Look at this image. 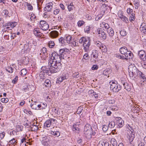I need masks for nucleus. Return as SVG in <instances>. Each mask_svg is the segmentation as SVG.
Returning <instances> with one entry per match:
<instances>
[{
	"label": "nucleus",
	"mask_w": 146,
	"mask_h": 146,
	"mask_svg": "<svg viewBox=\"0 0 146 146\" xmlns=\"http://www.w3.org/2000/svg\"><path fill=\"white\" fill-rule=\"evenodd\" d=\"M62 58H61L60 55L54 52L50 55V58L49 59L48 65H51L52 67V70H55L56 72H58L61 67V60Z\"/></svg>",
	"instance_id": "nucleus-1"
},
{
	"label": "nucleus",
	"mask_w": 146,
	"mask_h": 146,
	"mask_svg": "<svg viewBox=\"0 0 146 146\" xmlns=\"http://www.w3.org/2000/svg\"><path fill=\"white\" fill-rule=\"evenodd\" d=\"M126 127L129 130V131H128L129 133L127 134L130 143L132 144V142L135 137V131L133 126V125L131 124V125L129 124H127L126 125Z\"/></svg>",
	"instance_id": "nucleus-2"
},
{
	"label": "nucleus",
	"mask_w": 146,
	"mask_h": 146,
	"mask_svg": "<svg viewBox=\"0 0 146 146\" xmlns=\"http://www.w3.org/2000/svg\"><path fill=\"white\" fill-rule=\"evenodd\" d=\"M129 75L130 77H135L137 76V72L138 70L136 67L132 65H130L128 67Z\"/></svg>",
	"instance_id": "nucleus-3"
},
{
	"label": "nucleus",
	"mask_w": 146,
	"mask_h": 146,
	"mask_svg": "<svg viewBox=\"0 0 146 146\" xmlns=\"http://www.w3.org/2000/svg\"><path fill=\"white\" fill-rule=\"evenodd\" d=\"M110 89L114 92H117L121 89V86L117 84L116 81H111L110 82Z\"/></svg>",
	"instance_id": "nucleus-4"
},
{
	"label": "nucleus",
	"mask_w": 146,
	"mask_h": 146,
	"mask_svg": "<svg viewBox=\"0 0 146 146\" xmlns=\"http://www.w3.org/2000/svg\"><path fill=\"white\" fill-rule=\"evenodd\" d=\"M40 24L41 26L40 27L43 30L46 31L49 28V26L48 25L45 21H40Z\"/></svg>",
	"instance_id": "nucleus-5"
},
{
	"label": "nucleus",
	"mask_w": 146,
	"mask_h": 146,
	"mask_svg": "<svg viewBox=\"0 0 146 146\" xmlns=\"http://www.w3.org/2000/svg\"><path fill=\"white\" fill-rule=\"evenodd\" d=\"M50 66L49 67V68H46V66H43L41 68V70L42 71L45 73H48V71H50L51 73H56L57 72H56V70H52V67H51V65H50ZM56 69H55L54 70Z\"/></svg>",
	"instance_id": "nucleus-6"
},
{
	"label": "nucleus",
	"mask_w": 146,
	"mask_h": 146,
	"mask_svg": "<svg viewBox=\"0 0 146 146\" xmlns=\"http://www.w3.org/2000/svg\"><path fill=\"white\" fill-rule=\"evenodd\" d=\"M97 32L99 35V36L104 39H106V38L107 35L103 29L101 28H99L97 29Z\"/></svg>",
	"instance_id": "nucleus-7"
},
{
	"label": "nucleus",
	"mask_w": 146,
	"mask_h": 146,
	"mask_svg": "<svg viewBox=\"0 0 146 146\" xmlns=\"http://www.w3.org/2000/svg\"><path fill=\"white\" fill-rule=\"evenodd\" d=\"M138 55L141 60L146 62V54L144 51H140L139 52Z\"/></svg>",
	"instance_id": "nucleus-8"
},
{
	"label": "nucleus",
	"mask_w": 146,
	"mask_h": 146,
	"mask_svg": "<svg viewBox=\"0 0 146 146\" xmlns=\"http://www.w3.org/2000/svg\"><path fill=\"white\" fill-rule=\"evenodd\" d=\"M90 42L89 39V38H87V40L85 42L84 44H83V46L84 47V49L85 50V51L86 52H87L89 50V48L90 46Z\"/></svg>",
	"instance_id": "nucleus-9"
},
{
	"label": "nucleus",
	"mask_w": 146,
	"mask_h": 146,
	"mask_svg": "<svg viewBox=\"0 0 146 146\" xmlns=\"http://www.w3.org/2000/svg\"><path fill=\"white\" fill-rule=\"evenodd\" d=\"M53 3L50 2L46 5V6L44 8V11L47 12H50L53 7Z\"/></svg>",
	"instance_id": "nucleus-10"
},
{
	"label": "nucleus",
	"mask_w": 146,
	"mask_h": 146,
	"mask_svg": "<svg viewBox=\"0 0 146 146\" xmlns=\"http://www.w3.org/2000/svg\"><path fill=\"white\" fill-rule=\"evenodd\" d=\"M121 83L123 85L124 88L127 91L130 90V88L128 86L127 83H126V80L124 78V77H122L121 78Z\"/></svg>",
	"instance_id": "nucleus-11"
},
{
	"label": "nucleus",
	"mask_w": 146,
	"mask_h": 146,
	"mask_svg": "<svg viewBox=\"0 0 146 146\" xmlns=\"http://www.w3.org/2000/svg\"><path fill=\"white\" fill-rule=\"evenodd\" d=\"M116 124L119 127H122L123 125L124 122L121 118L120 117H116Z\"/></svg>",
	"instance_id": "nucleus-12"
},
{
	"label": "nucleus",
	"mask_w": 146,
	"mask_h": 146,
	"mask_svg": "<svg viewBox=\"0 0 146 146\" xmlns=\"http://www.w3.org/2000/svg\"><path fill=\"white\" fill-rule=\"evenodd\" d=\"M59 43L62 46H64L67 44V42L65 39V37H61L59 39Z\"/></svg>",
	"instance_id": "nucleus-13"
},
{
	"label": "nucleus",
	"mask_w": 146,
	"mask_h": 146,
	"mask_svg": "<svg viewBox=\"0 0 146 146\" xmlns=\"http://www.w3.org/2000/svg\"><path fill=\"white\" fill-rule=\"evenodd\" d=\"M98 53H97L96 52H93L91 57V60H92V62L93 61L96 62L97 60L98 57Z\"/></svg>",
	"instance_id": "nucleus-14"
},
{
	"label": "nucleus",
	"mask_w": 146,
	"mask_h": 146,
	"mask_svg": "<svg viewBox=\"0 0 146 146\" xmlns=\"http://www.w3.org/2000/svg\"><path fill=\"white\" fill-rule=\"evenodd\" d=\"M40 29L38 27L35 28L34 29V34L36 36L38 37L41 34L40 31Z\"/></svg>",
	"instance_id": "nucleus-15"
},
{
	"label": "nucleus",
	"mask_w": 146,
	"mask_h": 146,
	"mask_svg": "<svg viewBox=\"0 0 146 146\" xmlns=\"http://www.w3.org/2000/svg\"><path fill=\"white\" fill-rule=\"evenodd\" d=\"M125 59H131L133 57V54L131 52L127 51L125 55Z\"/></svg>",
	"instance_id": "nucleus-16"
},
{
	"label": "nucleus",
	"mask_w": 146,
	"mask_h": 146,
	"mask_svg": "<svg viewBox=\"0 0 146 146\" xmlns=\"http://www.w3.org/2000/svg\"><path fill=\"white\" fill-rule=\"evenodd\" d=\"M58 35V33L56 31H52L50 33V36L53 38H55L57 37Z\"/></svg>",
	"instance_id": "nucleus-17"
},
{
	"label": "nucleus",
	"mask_w": 146,
	"mask_h": 146,
	"mask_svg": "<svg viewBox=\"0 0 146 146\" xmlns=\"http://www.w3.org/2000/svg\"><path fill=\"white\" fill-rule=\"evenodd\" d=\"M120 52L122 54H124L125 55L127 52V49L126 47H121L119 49Z\"/></svg>",
	"instance_id": "nucleus-18"
},
{
	"label": "nucleus",
	"mask_w": 146,
	"mask_h": 146,
	"mask_svg": "<svg viewBox=\"0 0 146 146\" xmlns=\"http://www.w3.org/2000/svg\"><path fill=\"white\" fill-rule=\"evenodd\" d=\"M106 31L110 36H112L114 35V32L111 27L108 28V29L106 30Z\"/></svg>",
	"instance_id": "nucleus-19"
},
{
	"label": "nucleus",
	"mask_w": 146,
	"mask_h": 146,
	"mask_svg": "<svg viewBox=\"0 0 146 146\" xmlns=\"http://www.w3.org/2000/svg\"><path fill=\"white\" fill-rule=\"evenodd\" d=\"M46 87H49L51 86V83L49 79L46 80L43 84Z\"/></svg>",
	"instance_id": "nucleus-20"
},
{
	"label": "nucleus",
	"mask_w": 146,
	"mask_h": 146,
	"mask_svg": "<svg viewBox=\"0 0 146 146\" xmlns=\"http://www.w3.org/2000/svg\"><path fill=\"white\" fill-rule=\"evenodd\" d=\"M92 130H88L86 131H84V133L85 135V136L87 138H89L91 137V133H92Z\"/></svg>",
	"instance_id": "nucleus-21"
},
{
	"label": "nucleus",
	"mask_w": 146,
	"mask_h": 146,
	"mask_svg": "<svg viewBox=\"0 0 146 146\" xmlns=\"http://www.w3.org/2000/svg\"><path fill=\"white\" fill-rule=\"evenodd\" d=\"M38 103L36 102H35L33 104H31V106L32 109L34 110H38V108L37 107Z\"/></svg>",
	"instance_id": "nucleus-22"
},
{
	"label": "nucleus",
	"mask_w": 146,
	"mask_h": 146,
	"mask_svg": "<svg viewBox=\"0 0 146 146\" xmlns=\"http://www.w3.org/2000/svg\"><path fill=\"white\" fill-rule=\"evenodd\" d=\"M100 48L101 49L102 51L104 52H106L107 51V47L104 44H102Z\"/></svg>",
	"instance_id": "nucleus-23"
},
{
	"label": "nucleus",
	"mask_w": 146,
	"mask_h": 146,
	"mask_svg": "<svg viewBox=\"0 0 146 146\" xmlns=\"http://www.w3.org/2000/svg\"><path fill=\"white\" fill-rule=\"evenodd\" d=\"M59 53L60 56H61V58H62L63 59H64V56L65 54L64 52V49H60L59 51Z\"/></svg>",
	"instance_id": "nucleus-24"
},
{
	"label": "nucleus",
	"mask_w": 146,
	"mask_h": 146,
	"mask_svg": "<svg viewBox=\"0 0 146 146\" xmlns=\"http://www.w3.org/2000/svg\"><path fill=\"white\" fill-rule=\"evenodd\" d=\"M91 129H92V128L90 125L88 124H87L84 127V131H86L89 130H90Z\"/></svg>",
	"instance_id": "nucleus-25"
},
{
	"label": "nucleus",
	"mask_w": 146,
	"mask_h": 146,
	"mask_svg": "<svg viewBox=\"0 0 146 146\" xmlns=\"http://www.w3.org/2000/svg\"><path fill=\"white\" fill-rule=\"evenodd\" d=\"M48 141L47 139L45 138L44 139H43L42 141V145L44 146H47L48 144Z\"/></svg>",
	"instance_id": "nucleus-26"
},
{
	"label": "nucleus",
	"mask_w": 146,
	"mask_h": 146,
	"mask_svg": "<svg viewBox=\"0 0 146 146\" xmlns=\"http://www.w3.org/2000/svg\"><path fill=\"white\" fill-rule=\"evenodd\" d=\"M55 44L53 41H50L48 42V46L50 48H52L54 46Z\"/></svg>",
	"instance_id": "nucleus-27"
},
{
	"label": "nucleus",
	"mask_w": 146,
	"mask_h": 146,
	"mask_svg": "<svg viewBox=\"0 0 146 146\" xmlns=\"http://www.w3.org/2000/svg\"><path fill=\"white\" fill-rule=\"evenodd\" d=\"M51 123V126L52 127H53L54 126V125L56 124L57 122V121L53 119H50Z\"/></svg>",
	"instance_id": "nucleus-28"
},
{
	"label": "nucleus",
	"mask_w": 146,
	"mask_h": 146,
	"mask_svg": "<svg viewBox=\"0 0 146 146\" xmlns=\"http://www.w3.org/2000/svg\"><path fill=\"white\" fill-rule=\"evenodd\" d=\"M6 70L9 73H12L13 71V69L11 66L7 67L6 68Z\"/></svg>",
	"instance_id": "nucleus-29"
},
{
	"label": "nucleus",
	"mask_w": 146,
	"mask_h": 146,
	"mask_svg": "<svg viewBox=\"0 0 146 146\" xmlns=\"http://www.w3.org/2000/svg\"><path fill=\"white\" fill-rule=\"evenodd\" d=\"M47 52L48 51H47L46 48L45 47L43 48L42 50L41 53L44 54L45 56H46L48 54Z\"/></svg>",
	"instance_id": "nucleus-30"
},
{
	"label": "nucleus",
	"mask_w": 146,
	"mask_h": 146,
	"mask_svg": "<svg viewBox=\"0 0 146 146\" xmlns=\"http://www.w3.org/2000/svg\"><path fill=\"white\" fill-rule=\"evenodd\" d=\"M51 134L57 137L59 136L60 135V132L58 131H51Z\"/></svg>",
	"instance_id": "nucleus-31"
},
{
	"label": "nucleus",
	"mask_w": 146,
	"mask_h": 146,
	"mask_svg": "<svg viewBox=\"0 0 146 146\" xmlns=\"http://www.w3.org/2000/svg\"><path fill=\"white\" fill-rule=\"evenodd\" d=\"M7 24H8V26L11 27H14L16 26L17 24L16 22H10L7 23Z\"/></svg>",
	"instance_id": "nucleus-32"
},
{
	"label": "nucleus",
	"mask_w": 146,
	"mask_h": 146,
	"mask_svg": "<svg viewBox=\"0 0 146 146\" xmlns=\"http://www.w3.org/2000/svg\"><path fill=\"white\" fill-rule=\"evenodd\" d=\"M134 4L135 5V8L137 9L139 5L138 0H136L134 2Z\"/></svg>",
	"instance_id": "nucleus-33"
},
{
	"label": "nucleus",
	"mask_w": 146,
	"mask_h": 146,
	"mask_svg": "<svg viewBox=\"0 0 146 146\" xmlns=\"http://www.w3.org/2000/svg\"><path fill=\"white\" fill-rule=\"evenodd\" d=\"M50 119L48 120L45 121L44 123V126L47 127H49L51 125Z\"/></svg>",
	"instance_id": "nucleus-34"
},
{
	"label": "nucleus",
	"mask_w": 146,
	"mask_h": 146,
	"mask_svg": "<svg viewBox=\"0 0 146 146\" xmlns=\"http://www.w3.org/2000/svg\"><path fill=\"white\" fill-rule=\"evenodd\" d=\"M129 19L131 22L134 21L135 20V14L133 13H132L130 16Z\"/></svg>",
	"instance_id": "nucleus-35"
},
{
	"label": "nucleus",
	"mask_w": 146,
	"mask_h": 146,
	"mask_svg": "<svg viewBox=\"0 0 146 146\" xmlns=\"http://www.w3.org/2000/svg\"><path fill=\"white\" fill-rule=\"evenodd\" d=\"M115 125V122L114 121H111L109 123L108 126L109 128H113L114 127Z\"/></svg>",
	"instance_id": "nucleus-36"
},
{
	"label": "nucleus",
	"mask_w": 146,
	"mask_h": 146,
	"mask_svg": "<svg viewBox=\"0 0 146 146\" xmlns=\"http://www.w3.org/2000/svg\"><path fill=\"white\" fill-rule=\"evenodd\" d=\"M35 42L33 40L31 39L30 41L28 42L29 46H35L36 45V44H35Z\"/></svg>",
	"instance_id": "nucleus-37"
},
{
	"label": "nucleus",
	"mask_w": 146,
	"mask_h": 146,
	"mask_svg": "<svg viewBox=\"0 0 146 146\" xmlns=\"http://www.w3.org/2000/svg\"><path fill=\"white\" fill-rule=\"evenodd\" d=\"M121 19L122 21L126 23H127L129 22V21L128 18L124 15L122 17H121Z\"/></svg>",
	"instance_id": "nucleus-38"
},
{
	"label": "nucleus",
	"mask_w": 146,
	"mask_h": 146,
	"mask_svg": "<svg viewBox=\"0 0 146 146\" xmlns=\"http://www.w3.org/2000/svg\"><path fill=\"white\" fill-rule=\"evenodd\" d=\"M31 127L32 131H37L38 128V127L36 125H32Z\"/></svg>",
	"instance_id": "nucleus-39"
},
{
	"label": "nucleus",
	"mask_w": 146,
	"mask_h": 146,
	"mask_svg": "<svg viewBox=\"0 0 146 146\" xmlns=\"http://www.w3.org/2000/svg\"><path fill=\"white\" fill-rule=\"evenodd\" d=\"M79 73L78 72H74L73 73L72 76L74 78H78L79 77Z\"/></svg>",
	"instance_id": "nucleus-40"
},
{
	"label": "nucleus",
	"mask_w": 146,
	"mask_h": 146,
	"mask_svg": "<svg viewBox=\"0 0 146 146\" xmlns=\"http://www.w3.org/2000/svg\"><path fill=\"white\" fill-rule=\"evenodd\" d=\"M27 73V71L26 69H22L21 71V74L22 76H23L24 75H25Z\"/></svg>",
	"instance_id": "nucleus-41"
},
{
	"label": "nucleus",
	"mask_w": 146,
	"mask_h": 146,
	"mask_svg": "<svg viewBox=\"0 0 146 146\" xmlns=\"http://www.w3.org/2000/svg\"><path fill=\"white\" fill-rule=\"evenodd\" d=\"M65 38L67 42V44L70 43L71 39V37L70 36H68L66 37H65Z\"/></svg>",
	"instance_id": "nucleus-42"
},
{
	"label": "nucleus",
	"mask_w": 146,
	"mask_h": 146,
	"mask_svg": "<svg viewBox=\"0 0 146 146\" xmlns=\"http://www.w3.org/2000/svg\"><path fill=\"white\" fill-rule=\"evenodd\" d=\"M72 129L74 131H79V128L77 127V125L75 124L73 125L72 127Z\"/></svg>",
	"instance_id": "nucleus-43"
},
{
	"label": "nucleus",
	"mask_w": 146,
	"mask_h": 146,
	"mask_svg": "<svg viewBox=\"0 0 146 146\" xmlns=\"http://www.w3.org/2000/svg\"><path fill=\"white\" fill-rule=\"evenodd\" d=\"M139 76L140 77H141L142 78H145V77L144 76V74L142 73V72L139 71V70L137 72V76Z\"/></svg>",
	"instance_id": "nucleus-44"
},
{
	"label": "nucleus",
	"mask_w": 146,
	"mask_h": 146,
	"mask_svg": "<svg viewBox=\"0 0 146 146\" xmlns=\"http://www.w3.org/2000/svg\"><path fill=\"white\" fill-rule=\"evenodd\" d=\"M26 5L27 6L28 9L29 10H32L33 9V6L30 3L26 2Z\"/></svg>",
	"instance_id": "nucleus-45"
},
{
	"label": "nucleus",
	"mask_w": 146,
	"mask_h": 146,
	"mask_svg": "<svg viewBox=\"0 0 146 146\" xmlns=\"http://www.w3.org/2000/svg\"><path fill=\"white\" fill-rule=\"evenodd\" d=\"M83 110V108L81 107H79L77 111V113L78 114H80Z\"/></svg>",
	"instance_id": "nucleus-46"
},
{
	"label": "nucleus",
	"mask_w": 146,
	"mask_h": 146,
	"mask_svg": "<svg viewBox=\"0 0 146 146\" xmlns=\"http://www.w3.org/2000/svg\"><path fill=\"white\" fill-rule=\"evenodd\" d=\"M127 13L128 15H131L132 13H133V10L130 8H128L127 10Z\"/></svg>",
	"instance_id": "nucleus-47"
},
{
	"label": "nucleus",
	"mask_w": 146,
	"mask_h": 146,
	"mask_svg": "<svg viewBox=\"0 0 146 146\" xmlns=\"http://www.w3.org/2000/svg\"><path fill=\"white\" fill-rule=\"evenodd\" d=\"M109 127L108 126L106 125H103L102 127V130L104 131H106L108 129Z\"/></svg>",
	"instance_id": "nucleus-48"
},
{
	"label": "nucleus",
	"mask_w": 146,
	"mask_h": 146,
	"mask_svg": "<svg viewBox=\"0 0 146 146\" xmlns=\"http://www.w3.org/2000/svg\"><path fill=\"white\" fill-rule=\"evenodd\" d=\"M68 11H70L73 10V9L74 8V6L73 5H72L71 4H70L68 6Z\"/></svg>",
	"instance_id": "nucleus-49"
},
{
	"label": "nucleus",
	"mask_w": 146,
	"mask_h": 146,
	"mask_svg": "<svg viewBox=\"0 0 146 146\" xmlns=\"http://www.w3.org/2000/svg\"><path fill=\"white\" fill-rule=\"evenodd\" d=\"M142 25H141L140 29L142 32H143L144 33L146 34V27H141Z\"/></svg>",
	"instance_id": "nucleus-50"
},
{
	"label": "nucleus",
	"mask_w": 146,
	"mask_h": 146,
	"mask_svg": "<svg viewBox=\"0 0 146 146\" xmlns=\"http://www.w3.org/2000/svg\"><path fill=\"white\" fill-rule=\"evenodd\" d=\"M9 101L8 99L7 98H3L1 99V101L3 103H7Z\"/></svg>",
	"instance_id": "nucleus-51"
},
{
	"label": "nucleus",
	"mask_w": 146,
	"mask_h": 146,
	"mask_svg": "<svg viewBox=\"0 0 146 146\" xmlns=\"http://www.w3.org/2000/svg\"><path fill=\"white\" fill-rule=\"evenodd\" d=\"M120 34L122 36H124L126 35V32L124 30H121L120 31Z\"/></svg>",
	"instance_id": "nucleus-52"
},
{
	"label": "nucleus",
	"mask_w": 146,
	"mask_h": 146,
	"mask_svg": "<svg viewBox=\"0 0 146 146\" xmlns=\"http://www.w3.org/2000/svg\"><path fill=\"white\" fill-rule=\"evenodd\" d=\"M84 23V22L83 21H79L77 23L78 26L81 27Z\"/></svg>",
	"instance_id": "nucleus-53"
},
{
	"label": "nucleus",
	"mask_w": 146,
	"mask_h": 146,
	"mask_svg": "<svg viewBox=\"0 0 146 146\" xmlns=\"http://www.w3.org/2000/svg\"><path fill=\"white\" fill-rule=\"evenodd\" d=\"M102 25L104 26V28L106 29V30L108 29V28H110L109 27V25L108 23H103Z\"/></svg>",
	"instance_id": "nucleus-54"
},
{
	"label": "nucleus",
	"mask_w": 146,
	"mask_h": 146,
	"mask_svg": "<svg viewBox=\"0 0 146 146\" xmlns=\"http://www.w3.org/2000/svg\"><path fill=\"white\" fill-rule=\"evenodd\" d=\"M30 86H27L26 87L24 88V90L25 92H27L30 90Z\"/></svg>",
	"instance_id": "nucleus-55"
},
{
	"label": "nucleus",
	"mask_w": 146,
	"mask_h": 146,
	"mask_svg": "<svg viewBox=\"0 0 146 146\" xmlns=\"http://www.w3.org/2000/svg\"><path fill=\"white\" fill-rule=\"evenodd\" d=\"M60 77L63 81L68 79V77L66 76V74H63Z\"/></svg>",
	"instance_id": "nucleus-56"
},
{
	"label": "nucleus",
	"mask_w": 146,
	"mask_h": 146,
	"mask_svg": "<svg viewBox=\"0 0 146 146\" xmlns=\"http://www.w3.org/2000/svg\"><path fill=\"white\" fill-rule=\"evenodd\" d=\"M90 30V28L89 27H86L84 29V31L85 32L87 33H89Z\"/></svg>",
	"instance_id": "nucleus-57"
},
{
	"label": "nucleus",
	"mask_w": 146,
	"mask_h": 146,
	"mask_svg": "<svg viewBox=\"0 0 146 146\" xmlns=\"http://www.w3.org/2000/svg\"><path fill=\"white\" fill-rule=\"evenodd\" d=\"M89 58V56L88 53H86L84 56L83 57V59L85 60H87Z\"/></svg>",
	"instance_id": "nucleus-58"
},
{
	"label": "nucleus",
	"mask_w": 146,
	"mask_h": 146,
	"mask_svg": "<svg viewBox=\"0 0 146 146\" xmlns=\"http://www.w3.org/2000/svg\"><path fill=\"white\" fill-rule=\"evenodd\" d=\"M5 135V133L4 132H3L2 133H0V139H2L4 137Z\"/></svg>",
	"instance_id": "nucleus-59"
},
{
	"label": "nucleus",
	"mask_w": 146,
	"mask_h": 146,
	"mask_svg": "<svg viewBox=\"0 0 146 146\" xmlns=\"http://www.w3.org/2000/svg\"><path fill=\"white\" fill-rule=\"evenodd\" d=\"M2 13L4 15L6 16H7L8 14L9 13L8 11L6 9L4 10L3 11Z\"/></svg>",
	"instance_id": "nucleus-60"
},
{
	"label": "nucleus",
	"mask_w": 146,
	"mask_h": 146,
	"mask_svg": "<svg viewBox=\"0 0 146 146\" xmlns=\"http://www.w3.org/2000/svg\"><path fill=\"white\" fill-rule=\"evenodd\" d=\"M104 141H100L98 143V146H104Z\"/></svg>",
	"instance_id": "nucleus-61"
},
{
	"label": "nucleus",
	"mask_w": 146,
	"mask_h": 146,
	"mask_svg": "<svg viewBox=\"0 0 146 146\" xmlns=\"http://www.w3.org/2000/svg\"><path fill=\"white\" fill-rule=\"evenodd\" d=\"M118 15L119 17L120 18V19L123 16V15H122V12L121 11H119L118 12Z\"/></svg>",
	"instance_id": "nucleus-62"
},
{
	"label": "nucleus",
	"mask_w": 146,
	"mask_h": 146,
	"mask_svg": "<svg viewBox=\"0 0 146 146\" xmlns=\"http://www.w3.org/2000/svg\"><path fill=\"white\" fill-rule=\"evenodd\" d=\"M102 44L101 42L99 41H97L95 42V44L99 48L101 46Z\"/></svg>",
	"instance_id": "nucleus-63"
},
{
	"label": "nucleus",
	"mask_w": 146,
	"mask_h": 146,
	"mask_svg": "<svg viewBox=\"0 0 146 146\" xmlns=\"http://www.w3.org/2000/svg\"><path fill=\"white\" fill-rule=\"evenodd\" d=\"M63 81L62 80V79L61 77H60L58 78L56 82V83H60L61 82H62Z\"/></svg>",
	"instance_id": "nucleus-64"
}]
</instances>
